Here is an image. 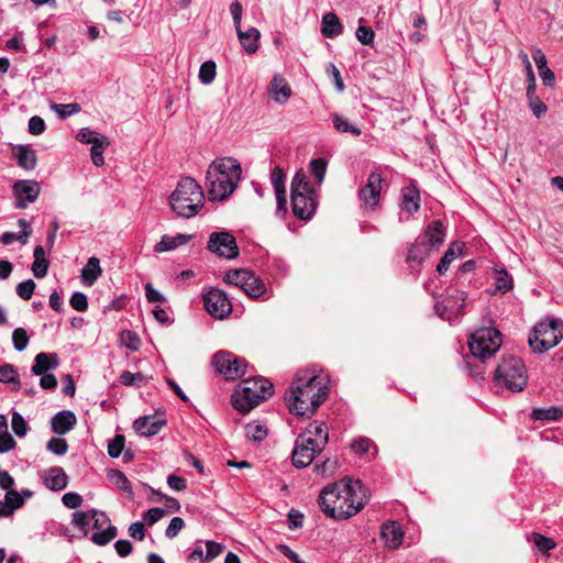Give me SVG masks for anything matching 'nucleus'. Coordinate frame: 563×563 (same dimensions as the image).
I'll list each match as a JSON object with an SVG mask.
<instances>
[{
	"mask_svg": "<svg viewBox=\"0 0 563 563\" xmlns=\"http://www.w3.org/2000/svg\"><path fill=\"white\" fill-rule=\"evenodd\" d=\"M329 376L318 368H305L297 372L285 399L291 413L311 417L328 398Z\"/></svg>",
	"mask_w": 563,
	"mask_h": 563,
	"instance_id": "f257e3e1",
	"label": "nucleus"
},
{
	"mask_svg": "<svg viewBox=\"0 0 563 563\" xmlns=\"http://www.w3.org/2000/svg\"><path fill=\"white\" fill-rule=\"evenodd\" d=\"M369 496L361 481L344 477L327 485L319 495V506L330 518L342 520L355 516L367 504Z\"/></svg>",
	"mask_w": 563,
	"mask_h": 563,
	"instance_id": "f03ea898",
	"label": "nucleus"
},
{
	"mask_svg": "<svg viewBox=\"0 0 563 563\" xmlns=\"http://www.w3.org/2000/svg\"><path fill=\"white\" fill-rule=\"evenodd\" d=\"M242 167L233 157H219L212 161L206 173V188L210 200L227 199L241 180Z\"/></svg>",
	"mask_w": 563,
	"mask_h": 563,
	"instance_id": "7ed1b4c3",
	"label": "nucleus"
},
{
	"mask_svg": "<svg viewBox=\"0 0 563 563\" xmlns=\"http://www.w3.org/2000/svg\"><path fill=\"white\" fill-rule=\"evenodd\" d=\"M205 195L201 186L191 177L178 181L169 197L173 211L183 218H192L202 208Z\"/></svg>",
	"mask_w": 563,
	"mask_h": 563,
	"instance_id": "20e7f679",
	"label": "nucleus"
},
{
	"mask_svg": "<svg viewBox=\"0 0 563 563\" xmlns=\"http://www.w3.org/2000/svg\"><path fill=\"white\" fill-rule=\"evenodd\" d=\"M272 383L263 377L244 379L231 396L232 406L235 410L247 413L272 395Z\"/></svg>",
	"mask_w": 563,
	"mask_h": 563,
	"instance_id": "39448f33",
	"label": "nucleus"
},
{
	"mask_svg": "<svg viewBox=\"0 0 563 563\" xmlns=\"http://www.w3.org/2000/svg\"><path fill=\"white\" fill-rule=\"evenodd\" d=\"M290 200L294 214L303 221L312 218L317 209L316 191L302 169L296 172L290 185Z\"/></svg>",
	"mask_w": 563,
	"mask_h": 563,
	"instance_id": "423d86ee",
	"label": "nucleus"
},
{
	"mask_svg": "<svg viewBox=\"0 0 563 563\" xmlns=\"http://www.w3.org/2000/svg\"><path fill=\"white\" fill-rule=\"evenodd\" d=\"M495 382L510 391H522L528 383L522 361L515 356L504 357L495 371Z\"/></svg>",
	"mask_w": 563,
	"mask_h": 563,
	"instance_id": "0eeeda50",
	"label": "nucleus"
},
{
	"mask_svg": "<svg viewBox=\"0 0 563 563\" xmlns=\"http://www.w3.org/2000/svg\"><path fill=\"white\" fill-rule=\"evenodd\" d=\"M563 339V321L551 319L549 322H540L533 328L529 336V345L537 353H543Z\"/></svg>",
	"mask_w": 563,
	"mask_h": 563,
	"instance_id": "6e6552de",
	"label": "nucleus"
},
{
	"mask_svg": "<svg viewBox=\"0 0 563 563\" xmlns=\"http://www.w3.org/2000/svg\"><path fill=\"white\" fill-rule=\"evenodd\" d=\"M501 345V333L493 328H482L471 334L468 346L472 354L485 361L490 358Z\"/></svg>",
	"mask_w": 563,
	"mask_h": 563,
	"instance_id": "1a4fd4ad",
	"label": "nucleus"
},
{
	"mask_svg": "<svg viewBox=\"0 0 563 563\" xmlns=\"http://www.w3.org/2000/svg\"><path fill=\"white\" fill-rule=\"evenodd\" d=\"M214 369L227 380L241 378L246 372V363L229 351H219L212 357Z\"/></svg>",
	"mask_w": 563,
	"mask_h": 563,
	"instance_id": "9d476101",
	"label": "nucleus"
},
{
	"mask_svg": "<svg viewBox=\"0 0 563 563\" xmlns=\"http://www.w3.org/2000/svg\"><path fill=\"white\" fill-rule=\"evenodd\" d=\"M227 282L240 287L252 298H260L266 291L264 283L247 269L229 272L227 274Z\"/></svg>",
	"mask_w": 563,
	"mask_h": 563,
	"instance_id": "9b49d317",
	"label": "nucleus"
},
{
	"mask_svg": "<svg viewBox=\"0 0 563 563\" xmlns=\"http://www.w3.org/2000/svg\"><path fill=\"white\" fill-rule=\"evenodd\" d=\"M208 250L221 257L233 260L239 256L235 238L228 231L212 232L208 240Z\"/></svg>",
	"mask_w": 563,
	"mask_h": 563,
	"instance_id": "f8f14e48",
	"label": "nucleus"
},
{
	"mask_svg": "<svg viewBox=\"0 0 563 563\" xmlns=\"http://www.w3.org/2000/svg\"><path fill=\"white\" fill-rule=\"evenodd\" d=\"M206 310L214 318L223 319L232 310L227 295L220 289H211L203 296Z\"/></svg>",
	"mask_w": 563,
	"mask_h": 563,
	"instance_id": "ddd939ff",
	"label": "nucleus"
},
{
	"mask_svg": "<svg viewBox=\"0 0 563 563\" xmlns=\"http://www.w3.org/2000/svg\"><path fill=\"white\" fill-rule=\"evenodd\" d=\"M41 188L37 181L35 180H18L13 185V194L15 196L14 206L18 209H24L29 203L34 202L38 195Z\"/></svg>",
	"mask_w": 563,
	"mask_h": 563,
	"instance_id": "4468645a",
	"label": "nucleus"
},
{
	"mask_svg": "<svg viewBox=\"0 0 563 563\" xmlns=\"http://www.w3.org/2000/svg\"><path fill=\"white\" fill-rule=\"evenodd\" d=\"M383 177L379 173H371L366 185L361 188L358 197L366 208L374 209L380 200Z\"/></svg>",
	"mask_w": 563,
	"mask_h": 563,
	"instance_id": "2eb2a0df",
	"label": "nucleus"
},
{
	"mask_svg": "<svg viewBox=\"0 0 563 563\" xmlns=\"http://www.w3.org/2000/svg\"><path fill=\"white\" fill-rule=\"evenodd\" d=\"M309 440L298 437L292 451V464L302 468L311 464L317 453H320L322 449H317L314 445L308 443Z\"/></svg>",
	"mask_w": 563,
	"mask_h": 563,
	"instance_id": "dca6fc26",
	"label": "nucleus"
},
{
	"mask_svg": "<svg viewBox=\"0 0 563 563\" xmlns=\"http://www.w3.org/2000/svg\"><path fill=\"white\" fill-rule=\"evenodd\" d=\"M286 174L284 169L279 166L275 167L271 174V181L275 189L277 208L276 214L279 217H284L287 211V198H286V187H285Z\"/></svg>",
	"mask_w": 563,
	"mask_h": 563,
	"instance_id": "f3484780",
	"label": "nucleus"
},
{
	"mask_svg": "<svg viewBox=\"0 0 563 563\" xmlns=\"http://www.w3.org/2000/svg\"><path fill=\"white\" fill-rule=\"evenodd\" d=\"M299 437L309 440L308 443L317 449L323 450L329 440L328 427L322 421H313Z\"/></svg>",
	"mask_w": 563,
	"mask_h": 563,
	"instance_id": "a211bd4d",
	"label": "nucleus"
},
{
	"mask_svg": "<svg viewBox=\"0 0 563 563\" xmlns=\"http://www.w3.org/2000/svg\"><path fill=\"white\" fill-rule=\"evenodd\" d=\"M380 537L388 549H397L404 539L401 527L395 521H388L380 528Z\"/></svg>",
	"mask_w": 563,
	"mask_h": 563,
	"instance_id": "6ab92c4d",
	"label": "nucleus"
},
{
	"mask_svg": "<svg viewBox=\"0 0 563 563\" xmlns=\"http://www.w3.org/2000/svg\"><path fill=\"white\" fill-rule=\"evenodd\" d=\"M77 423L75 413L70 410L57 412L51 420V427L54 433L64 435L68 433Z\"/></svg>",
	"mask_w": 563,
	"mask_h": 563,
	"instance_id": "aec40b11",
	"label": "nucleus"
},
{
	"mask_svg": "<svg viewBox=\"0 0 563 563\" xmlns=\"http://www.w3.org/2000/svg\"><path fill=\"white\" fill-rule=\"evenodd\" d=\"M444 302L442 310L440 303L435 305L437 312L442 319L445 318V311L457 314L463 310L465 306V294L461 290L453 289L452 294L448 296Z\"/></svg>",
	"mask_w": 563,
	"mask_h": 563,
	"instance_id": "412c9836",
	"label": "nucleus"
},
{
	"mask_svg": "<svg viewBox=\"0 0 563 563\" xmlns=\"http://www.w3.org/2000/svg\"><path fill=\"white\" fill-rule=\"evenodd\" d=\"M163 426L164 421L154 416L139 418L133 423L134 430L142 437H153L157 434Z\"/></svg>",
	"mask_w": 563,
	"mask_h": 563,
	"instance_id": "4be33fe9",
	"label": "nucleus"
},
{
	"mask_svg": "<svg viewBox=\"0 0 563 563\" xmlns=\"http://www.w3.org/2000/svg\"><path fill=\"white\" fill-rule=\"evenodd\" d=\"M13 156L16 158L18 165L25 170H33L36 167L37 155L30 145L15 146Z\"/></svg>",
	"mask_w": 563,
	"mask_h": 563,
	"instance_id": "5701e85b",
	"label": "nucleus"
},
{
	"mask_svg": "<svg viewBox=\"0 0 563 563\" xmlns=\"http://www.w3.org/2000/svg\"><path fill=\"white\" fill-rule=\"evenodd\" d=\"M400 208L409 214H413L419 210L420 194L415 185H409L402 188Z\"/></svg>",
	"mask_w": 563,
	"mask_h": 563,
	"instance_id": "b1692460",
	"label": "nucleus"
},
{
	"mask_svg": "<svg viewBox=\"0 0 563 563\" xmlns=\"http://www.w3.org/2000/svg\"><path fill=\"white\" fill-rule=\"evenodd\" d=\"M192 239L190 234L178 233L175 236L163 235L161 241L155 244L154 252L164 253L173 251L181 245L187 244Z\"/></svg>",
	"mask_w": 563,
	"mask_h": 563,
	"instance_id": "393cba45",
	"label": "nucleus"
},
{
	"mask_svg": "<svg viewBox=\"0 0 563 563\" xmlns=\"http://www.w3.org/2000/svg\"><path fill=\"white\" fill-rule=\"evenodd\" d=\"M269 93L277 103H285L291 96V89L285 78L274 76L269 85Z\"/></svg>",
	"mask_w": 563,
	"mask_h": 563,
	"instance_id": "a878e982",
	"label": "nucleus"
},
{
	"mask_svg": "<svg viewBox=\"0 0 563 563\" xmlns=\"http://www.w3.org/2000/svg\"><path fill=\"white\" fill-rule=\"evenodd\" d=\"M58 366V357L55 353H38L34 358L31 371L34 375H43Z\"/></svg>",
	"mask_w": 563,
	"mask_h": 563,
	"instance_id": "bb28decb",
	"label": "nucleus"
},
{
	"mask_svg": "<svg viewBox=\"0 0 563 563\" xmlns=\"http://www.w3.org/2000/svg\"><path fill=\"white\" fill-rule=\"evenodd\" d=\"M236 34L246 53L253 54L257 51L261 33L256 27H250L246 31L239 29L236 30Z\"/></svg>",
	"mask_w": 563,
	"mask_h": 563,
	"instance_id": "cd10ccee",
	"label": "nucleus"
},
{
	"mask_svg": "<svg viewBox=\"0 0 563 563\" xmlns=\"http://www.w3.org/2000/svg\"><path fill=\"white\" fill-rule=\"evenodd\" d=\"M45 484L52 490H62L68 484V476L62 467H52L45 474Z\"/></svg>",
	"mask_w": 563,
	"mask_h": 563,
	"instance_id": "c85d7f7f",
	"label": "nucleus"
},
{
	"mask_svg": "<svg viewBox=\"0 0 563 563\" xmlns=\"http://www.w3.org/2000/svg\"><path fill=\"white\" fill-rule=\"evenodd\" d=\"M343 31V26L336 14L329 12L322 16L321 34L324 37L333 38L339 36Z\"/></svg>",
	"mask_w": 563,
	"mask_h": 563,
	"instance_id": "c756f323",
	"label": "nucleus"
},
{
	"mask_svg": "<svg viewBox=\"0 0 563 563\" xmlns=\"http://www.w3.org/2000/svg\"><path fill=\"white\" fill-rule=\"evenodd\" d=\"M102 269L97 257H90L81 269V282L86 286H92L101 276Z\"/></svg>",
	"mask_w": 563,
	"mask_h": 563,
	"instance_id": "7c9ffc66",
	"label": "nucleus"
},
{
	"mask_svg": "<svg viewBox=\"0 0 563 563\" xmlns=\"http://www.w3.org/2000/svg\"><path fill=\"white\" fill-rule=\"evenodd\" d=\"M444 236V225L440 220L431 222L424 232V238L430 247H439L443 243Z\"/></svg>",
	"mask_w": 563,
	"mask_h": 563,
	"instance_id": "2f4dec72",
	"label": "nucleus"
},
{
	"mask_svg": "<svg viewBox=\"0 0 563 563\" xmlns=\"http://www.w3.org/2000/svg\"><path fill=\"white\" fill-rule=\"evenodd\" d=\"M34 261L32 272L36 278H43L47 275L49 262L45 256V250L42 245H36L33 252Z\"/></svg>",
	"mask_w": 563,
	"mask_h": 563,
	"instance_id": "473e14b6",
	"label": "nucleus"
},
{
	"mask_svg": "<svg viewBox=\"0 0 563 563\" xmlns=\"http://www.w3.org/2000/svg\"><path fill=\"white\" fill-rule=\"evenodd\" d=\"M18 225L22 229V231L16 234L13 232H4L1 236V242L4 245H10L15 241H19L22 244H26L27 239L32 234V230L30 228L29 222L25 219H20L18 221Z\"/></svg>",
	"mask_w": 563,
	"mask_h": 563,
	"instance_id": "72a5a7b5",
	"label": "nucleus"
},
{
	"mask_svg": "<svg viewBox=\"0 0 563 563\" xmlns=\"http://www.w3.org/2000/svg\"><path fill=\"white\" fill-rule=\"evenodd\" d=\"M90 144H91V148H90L91 161L95 166L100 167L104 164L103 152L110 145V141L107 136L101 135L100 137L97 139V141H93Z\"/></svg>",
	"mask_w": 563,
	"mask_h": 563,
	"instance_id": "f704fd0d",
	"label": "nucleus"
},
{
	"mask_svg": "<svg viewBox=\"0 0 563 563\" xmlns=\"http://www.w3.org/2000/svg\"><path fill=\"white\" fill-rule=\"evenodd\" d=\"M464 244L460 242L452 243L446 252L444 253L443 257L441 258L440 263L437 266V271L439 274H444L450 264L462 254Z\"/></svg>",
	"mask_w": 563,
	"mask_h": 563,
	"instance_id": "c9c22d12",
	"label": "nucleus"
},
{
	"mask_svg": "<svg viewBox=\"0 0 563 563\" xmlns=\"http://www.w3.org/2000/svg\"><path fill=\"white\" fill-rule=\"evenodd\" d=\"M495 291L505 294L512 289L514 280L511 275L504 268L495 271Z\"/></svg>",
	"mask_w": 563,
	"mask_h": 563,
	"instance_id": "e433bc0d",
	"label": "nucleus"
},
{
	"mask_svg": "<svg viewBox=\"0 0 563 563\" xmlns=\"http://www.w3.org/2000/svg\"><path fill=\"white\" fill-rule=\"evenodd\" d=\"M0 382L3 384H13L14 390H19L21 388L19 375L11 364L0 366Z\"/></svg>",
	"mask_w": 563,
	"mask_h": 563,
	"instance_id": "4c0bfd02",
	"label": "nucleus"
},
{
	"mask_svg": "<svg viewBox=\"0 0 563 563\" xmlns=\"http://www.w3.org/2000/svg\"><path fill=\"white\" fill-rule=\"evenodd\" d=\"M563 416V409L559 407L536 408L532 410V418L536 420L554 421Z\"/></svg>",
	"mask_w": 563,
	"mask_h": 563,
	"instance_id": "58836bf2",
	"label": "nucleus"
},
{
	"mask_svg": "<svg viewBox=\"0 0 563 563\" xmlns=\"http://www.w3.org/2000/svg\"><path fill=\"white\" fill-rule=\"evenodd\" d=\"M245 435L255 442L264 440L267 435V428L260 421L250 422L245 426Z\"/></svg>",
	"mask_w": 563,
	"mask_h": 563,
	"instance_id": "ea45409f",
	"label": "nucleus"
},
{
	"mask_svg": "<svg viewBox=\"0 0 563 563\" xmlns=\"http://www.w3.org/2000/svg\"><path fill=\"white\" fill-rule=\"evenodd\" d=\"M217 75V65L213 60H207L201 64L199 68V80L203 85H210L213 82Z\"/></svg>",
	"mask_w": 563,
	"mask_h": 563,
	"instance_id": "a19ab883",
	"label": "nucleus"
},
{
	"mask_svg": "<svg viewBox=\"0 0 563 563\" xmlns=\"http://www.w3.org/2000/svg\"><path fill=\"white\" fill-rule=\"evenodd\" d=\"M333 125L335 130L340 133H351L355 136L361 135V130L354 125L353 123L349 122L346 119L341 117L340 114H334L332 117Z\"/></svg>",
	"mask_w": 563,
	"mask_h": 563,
	"instance_id": "79ce46f5",
	"label": "nucleus"
},
{
	"mask_svg": "<svg viewBox=\"0 0 563 563\" xmlns=\"http://www.w3.org/2000/svg\"><path fill=\"white\" fill-rule=\"evenodd\" d=\"M117 536V528L113 526H109L104 529L98 530L91 536V540L93 543L98 545H106L110 541H112Z\"/></svg>",
	"mask_w": 563,
	"mask_h": 563,
	"instance_id": "37998d69",
	"label": "nucleus"
},
{
	"mask_svg": "<svg viewBox=\"0 0 563 563\" xmlns=\"http://www.w3.org/2000/svg\"><path fill=\"white\" fill-rule=\"evenodd\" d=\"M90 510L87 511H75L73 514V525L77 527L85 534L88 533L91 526Z\"/></svg>",
	"mask_w": 563,
	"mask_h": 563,
	"instance_id": "c03bdc74",
	"label": "nucleus"
},
{
	"mask_svg": "<svg viewBox=\"0 0 563 563\" xmlns=\"http://www.w3.org/2000/svg\"><path fill=\"white\" fill-rule=\"evenodd\" d=\"M109 478L120 490L132 495L131 484L128 477L121 471L112 470L109 473Z\"/></svg>",
	"mask_w": 563,
	"mask_h": 563,
	"instance_id": "a18cd8bd",
	"label": "nucleus"
},
{
	"mask_svg": "<svg viewBox=\"0 0 563 563\" xmlns=\"http://www.w3.org/2000/svg\"><path fill=\"white\" fill-rule=\"evenodd\" d=\"M121 343L131 351H137L141 345L139 335L130 330H124L120 334Z\"/></svg>",
	"mask_w": 563,
	"mask_h": 563,
	"instance_id": "49530a36",
	"label": "nucleus"
},
{
	"mask_svg": "<svg viewBox=\"0 0 563 563\" xmlns=\"http://www.w3.org/2000/svg\"><path fill=\"white\" fill-rule=\"evenodd\" d=\"M51 109L59 117V118H66L69 115H73L75 113H78L80 111V106L78 103H52Z\"/></svg>",
	"mask_w": 563,
	"mask_h": 563,
	"instance_id": "de8ad7c7",
	"label": "nucleus"
},
{
	"mask_svg": "<svg viewBox=\"0 0 563 563\" xmlns=\"http://www.w3.org/2000/svg\"><path fill=\"white\" fill-rule=\"evenodd\" d=\"M310 170L312 176L316 178L318 184H321L324 179L327 172V162L324 158H316L310 162Z\"/></svg>",
	"mask_w": 563,
	"mask_h": 563,
	"instance_id": "09e8293b",
	"label": "nucleus"
},
{
	"mask_svg": "<svg viewBox=\"0 0 563 563\" xmlns=\"http://www.w3.org/2000/svg\"><path fill=\"white\" fill-rule=\"evenodd\" d=\"M120 380L125 386H137L139 387V386H142L146 382V378L141 373H131L129 371H124L120 376Z\"/></svg>",
	"mask_w": 563,
	"mask_h": 563,
	"instance_id": "8fccbe9b",
	"label": "nucleus"
},
{
	"mask_svg": "<svg viewBox=\"0 0 563 563\" xmlns=\"http://www.w3.org/2000/svg\"><path fill=\"white\" fill-rule=\"evenodd\" d=\"M13 346L16 351L21 352L26 349L29 344V335L23 328H16L12 333Z\"/></svg>",
	"mask_w": 563,
	"mask_h": 563,
	"instance_id": "3c124183",
	"label": "nucleus"
},
{
	"mask_svg": "<svg viewBox=\"0 0 563 563\" xmlns=\"http://www.w3.org/2000/svg\"><path fill=\"white\" fill-rule=\"evenodd\" d=\"M125 439L122 434L115 435L108 442V454L111 457H119L124 449Z\"/></svg>",
	"mask_w": 563,
	"mask_h": 563,
	"instance_id": "603ef678",
	"label": "nucleus"
},
{
	"mask_svg": "<svg viewBox=\"0 0 563 563\" xmlns=\"http://www.w3.org/2000/svg\"><path fill=\"white\" fill-rule=\"evenodd\" d=\"M89 517L91 518L92 528L96 530H101L110 526L109 517L102 511L90 509Z\"/></svg>",
	"mask_w": 563,
	"mask_h": 563,
	"instance_id": "864d4df0",
	"label": "nucleus"
},
{
	"mask_svg": "<svg viewBox=\"0 0 563 563\" xmlns=\"http://www.w3.org/2000/svg\"><path fill=\"white\" fill-rule=\"evenodd\" d=\"M47 450L56 455H65L68 451L67 441L63 438H52L46 445Z\"/></svg>",
	"mask_w": 563,
	"mask_h": 563,
	"instance_id": "5fc2aeb1",
	"label": "nucleus"
},
{
	"mask_svg": "<svg viewBox=\"0 0 563 563\" xmlns=\"http://www.w3.org/2000/svg\"><path fill=\"white\" fill-rule=\"evenodd\" d=\"M11 427L18 437H24L27 432V423L24 418L16 411L12 413Z\"/></svg>",
	"mask_w": 563,
	"mask_h": 563,
	"instance_id": "6e6d98bb",
	"label": "nucleus"
},
{
	"mask_svg": "<svg viewBox=\"0 0 563 563\" xmlns=\"http://www.w3.org/2000/svg\"><path fill=\"white\" fill-rule=\"evenodd\" d=\"M35 287H36V285L34 283V280L27 279V280H24V282L18 284L15 290L20 298H22L24 300H29L33 296Z\"/></svg>",
	"mask_w": 563,
	"mask_h": 563,
	"instance_id": "4d7b16f0",
	"label": "nucleus"
},
{
	"mask_svg": "<svg viewBox=\"0 0 563 563\" xmlns=\"http://www.w3.org/2000/svg\"><path fill=\"white\" fill-rule=\"evenodd\" d=\"M69 303L73 309L79 312H84L88 309V298L81 291H76L70 297Z\"/></svg>",
	"mask_w": 563,
	"mask_h": 563,
	"instance_id": "13d9d810",
	"label": "nucleus"
},
{
	"mask_svg": "<svg viewBox=\"0 0 563 563\" xmlns=\"http://www.w3.org/2000/svg\"><path fill=\"white\" fill-rule=\"evenodd\" d=\"M4 503L10 507L11 512L20 508L24 504L23 496L16 490H8L5 494Z\"/></svg>",
	"mask_w": 563,
	"mask_h": 563,
	"instance_id": "bf43d9fd",
	"label": "nucleus"
},
{
	"mask_svg": "<svg viewBox=\"0 0 563 563\" xmlns=\"http://www.w3.org/2000/svg\"><path fill=\"white\" fill-rule=\"evenodd\" d=\"M532 540L534 545L542 552H548L549 550L554 549L556 545L553 539L539 533H533Z\"/></svg>",
	"mask_w": 563,
	"mask_h": 563,
	"instance_id": "052dcab7",
	"label": "nucleus"
},
{
	"mask_svg": "<svg viewBox=\"0 0 563 563\" xmlns=\"http://www.w3.org/2000/svg\"><path fill=\"white\" fill-rule=\"evenodd\" d=\"M355 36L363 45H371L374 41L375 33L369 26L358 25Z\"/></svg>",
	"mask_w": 563,
	"mask_h": 563,
	"instance_id": "680f3d73",
	"label": "nucleus"
},
{
	"mask_svg": "<svg viewBox=\"0 0 563 563\" xmlns=\"http://www.w3.org/2000/svg\"><path fill=\"white\" fill-rule=\"evenodd\" d=\"M429 255V251L424 243L415 244L408 252V258L417 262H422Z\"/></svg>",
	"mask_w": 563,
	"mask_h": 563,
	"instance_id": "e2e57ef3",
	"label": "nucleus"
},
{
	"mask_svg": "<svg viewBox=\"0 0 563 563\" xmlns=\"http://www.w3.org/2000/svg\"><path fill=\"white\" fill-rule=\"evenodd\" d=\"M62 501L69 509H77L82 505L84 499L79 494L70 492L64 494Z\"/></svg>",
	"mask_w": 563,
	"mask_h": 563,
	"instance_id": "0e129e2a",
	"label": "nucleus"
},
{
	"mask_svg": "<svg viewBox=\"0 0 563 563\" xmlns=\"http://www.w3.org/2000/svg\"><path fill=\"white\" fill-rule=\"evenodd\" d=\"M184 527L185 521L183 520V518L174 517L165 531V536L168 539H174L179 533V531L184 529Z\"/></svg>",
	"mask_w": 563,
	"mask_h": 563,
	"instance_id": "69168bd1",
	"label": "nucleus"
},
{
	"mask_svg": "<svg viewBox=\"0 0 563 563\" xmlns=\"http://www.w3.org/2000/svg\"><path fill=\"white\" fill-rule=\"evenodd\" d=\"M98 132L90 130L89 128H82L78 131L76 135V140L82 144H90L93 141H97L100 137Z\"/></svg>",
	"mask_w": 563,
	"mask_h": 563,
	"instance_id": "338daca9",
	"label": "nucleus"
},
{
	"mask_svg": "<svg viewBox=\"0 0 563 563\" xmlns=\"http://www.w3.org/2000/svg\"><path fill=\"white\" fill-rule=\"evenodd\" d=\"M336 470V461L327 460L314 465V472L321 476H330Z\"/></svg>",
	"mask_w": 563,
	"mask_h": 563,
	"instance_id": "774afa93",
	"label": "nucleus"
}]
</instances>
